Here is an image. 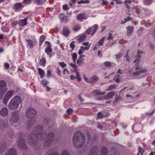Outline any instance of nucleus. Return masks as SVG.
I'll return each instance as SVG.
<instances>
[{
	"mask_svg": "<svg viewBox=\"0 0 155 155\" xmlns=\"http://www.w3.org/2000/svg\"><path fill=\"white\" fill-rule=\"evenodd\" d=\"M21 102V99L18 96L14 97L10 101L8 107L11 110H15L18 108L19 106V104Z\"/></svg>",
	"mask_w": 155,
	"mask_h": 155,
	"instance_id": "obj_1",
	"label": "nucleus"
},
{
	"mask_svg": "<svg viewBox=\"0 0 155 155\" xmlns=\"http://www.w3.org/2000/svg\"><path fill=\"white\" fill-rule=\"evenodd\" d=\"M85 136H73L74 144L77 147H80L83 145L85 140Z\"/></svg>",
	"mask_w": 155,
	"mask_h": 155,
	"instance_id": "obj_2",
	"label": "nucleus"
},
{
	"mask_svg": "<svg viewBox=\"0 0 155 155\" xmlns=\"http://www.w3.org/2000/svg\"><path fill=\"white\" fill-rule=\"evenodd\" d=\"M5 82L3 81H0V99L2 98L4 93L7 91Z\"/></svg>",
	"mask_w": 155,
	"mask_h": 155,
	"instance_id": "obj_3",
	"label": "nucleus"
},
{
	"mask_svg": "<svg viewBox=\"0 0 155 155\" xmlns=\"http://www.w3.org/2000/svg\"><path fill=\"white\" fill-rule=\"evenodd\" d=\"M12 117L10 120V122L11 124L18 122V114L17 111H14L11 113Z\"/></svg>",
	"mask_w": 155,
	"mask_h": 155,
	"instance_id": "obj_4",
	"label": "nucleus"
},
{
	"mask_svg": "<svg viewBox=\"0 0 155 155\" xmlns=\"http://www.w3.org/2000/svg\"><path fill=\"white\" fill-rule=\"evenodd\" d=\"M15 94V91L13 90L8 91L5 94L3 100L4 104H7L9 99Z\"/></svg>",
	"mask_w": 155,
	"mask_h": 155,
	"instance_id": "obj_5",
	"label": "nucleus"
},
{
	"mask_svg": "<svg viewBox=\"0 0 155 155\" xmlns=\"http://www.w3.org/2000/svg\"><path fill=\"white\" fill-rule=\"evenodd\" d=\"M84 80L87 82L89 83L93 84L96 82L98 80V78L96 75H93L90 79H88L85 76L84 77Z\"/></svg>",
	"mask_w": 155,
	"mask_h": 155,
	"instance_id": "obj_6",
	"label": "nucleus"
},
{
	"mask_svg": "<svg viewBox=\"0 0 155 155\" xmlns=\"http://www.w3.org/2000/svg\"><path fill=\"white\" fill-rule=\"evenodd\" d=\"M36 112L33 109L30 108L27 110L26 113V115L29 118L35 117L36 115Z\"/></svg>",
	"mask_w": 155,
	"mask_h": 155,
	"instance_id": "obj_7",
	"label": "nucleus"
},
{
	"mask_svg": "<svg viewBox=\"0 0 155 155\" xmlns=\"http://www.w3.org/2000/svg\"><path fill=\"white\" fill-rule=\"evenodd\" d=\"M136 71L134 72L133 73V75L134 76H137L141 74L142 73L146 72L147 70L145 69H143L140 67H137L135 68Z\"/></svg>",
	"mask_w": 155,
	"mask_h": 155,
	"instance_id": "obj_8",
	"label": "nucleus"
},
{
	"mask_svg": "<svg viewBox=\"0 0 155 155\" xmlns=\"http://www.w3.org/2000/svg\"><path fill=\"white\" fill-rule=\"evenodd\" d=\"M97 26L96 25H94L91 28L87 29L86 31V33L88 35H93L96 31Z\"/></svg>",
	"mask_w": 155,
	"mask_h": 155,
	"instance_id": "obj_9",
	"label": "nucleus"
},
{
	"mask_svg": "<svg viewBox=\"0 0 155 155\" xmlns=\"http://www.w3.org/2000/svg\"><path fill=\"white\" fill-rule=\"evenodd\" d=\"M142 128V125L140 124H134L132 127V130L136 133L140 132Z\"/></svg>",
	"mask_w": 155,
	"mask_h": 155,
	"instance_id": "obj_10",
	"label": "nucleus"
},
{
	"mask_svg": "<svg viewBox=\"0 0 155 155\" xmlns=\"http://www.w3.org/2000/svg\"><path fill=\"white\" fill-rule=\"evenodd\" d=\"M33 137L34 136H30L28 140V143L31 146H33L35 145L38 140L36 137L33 138L32 137Z\"/></svg>",
	"mask_w": 155,
	"mask_h": 155,
	"instance_id": "obj_11",
	"label": "nucleus"
},
{
	"mask_svg": "<svg viewBox=\"0 0 155 155\" xmlns=\"http://www.w3.org/2000/svg\"><path fill=\"white\" fill-rule=\"evenodd\" d=\"M87 15L85 13L78 14L77 17V19L80 21H82L88 18Z\"/></svg>",
	"mask_w": 155,
	"mask_h": 155,
	"instance_id": "obj_12",
	"label": "nucleus"
},
{
	"mask_svg": "<svg viewBox=\"0 0 155 155\" xmlns=\"http://www.w3.org/2000/svg\"><path fill=\"white\" fill-rule=\"evenodd\" d=\"M25 6V4L24 3H17L15 4L14 8L16 11L18 12L21 10Z\"/></svg>",
	"mask_w": 155,
	"mask_h": 155,
	"instance_id": "obj_13",
	"label": "nucleus"
},
{
	"mask_svg": "<svg viewBox=\"0 0 155 155\" xmlns=\"http://www.w3.org/2000/svg\"><path fill=\"white\" fill-rule=\"evenodd\" d=\"M26 41L27 42V47H28L31 49L33 48L35 44V41H32L30 39H26Z\"/></svg>",
	"mask_w": 155,
	"mask_h": 155,
	"instance_id": "obj_14",
	"label": "nucleus"
},
{
	"mask_svg": "<svg viewBox=\"0 0 155 155\" xmlns=\"http://www.w3.org/2000/svg\"><path fill=\"white\" fill-rule=\"evenodd\" d=\"M98 149L96 146H94L91 149L89 155H98Z\"/></svg>",
	"mask_w": 155,
	"mask_h": 155,
	"instance_id": "obj_15",
	"label": "nucleus"
},
{
	"mask_svg": "<svg viewBox=\"0 0 155 155\" xmlns=\"http://www.w3.org/2000/svg\"><path fill=\"white\" fill-rule=\"evenodd\" d=\"M52 51V49L51 48V45L49 44L45 48V52L48 55H49L50 57H51L52 55L51 54H50L49 53L51 52Z\"/></svg>",
	"mask_w": 155,
	"mask_h": 155,
	"instance_id": "obj_16",
	"label": "nucleus"
},
{
	"mask_svg": "<svg viewBox=\"0 0 155 155\" xmlns=\"http://www.w3.org/2000/svg\"><path fill=\"white\" fill-rule=\"evenodd\" d=\"M127 29V34L128 36H130L133 32L134 28L132 26H130L126 27Z\"/></svg>",
	"mask_w": 155,
	"mask_h": 155,
	"instance_id": "obj_17",
	"label": "nucleus"
},
{
	"mask_svg": "<svg viewBox=\"0 0 155 155\" xmlns=\"http://www.w3.org/2000/svg\"><path fill=\"white\" fill-rule=\"evenodd\" d=\"M18 25L21 26H24L27 25V18H26L24 19L21 20L19 21Z\"/></svg>",
	"mask_w": 155,
	"mask_h": 155,
	"instance_id": "obj_18",
	"label": "nucleus"
},
{
	"mask_svg": "<svg viewBox=\"0 0 155 155\" xmlns=\"http://www.w3.org/2000/svg\"><path fill=\"white\" fill-rule=\"evenodd\" d=\"M60 15L61 17V20L62 22L64 23H67L68 21V17L63 14H61Z\"/></svg>",
	"mask_w": 155,
	"mask_h": 155,
	"instance_id": "obj_19",
	"label": "nucleus"
},
{
	"mask_svg": "<svg viewBox=\"0 0 155 155\" xmlns=\"http://www.w3.org/2000/svg\"><path fill=\"white\" fill-rule=\"evenodd\" d=\"M105 92H101L98 90H96L92 92V95L93 96H96L104 94H105Z\"/></svg>",
	"mask_w": 155,
	"mask_h": 155,
	"instance_id": "obj_20",
	"label": "nucleus"
},
{
	"mask_svg": "<svg viewBox=\"0 0 155 155\" xmlns=\"http://www.w3.org/2000/svg\"><path fill=\"white\" fill-rule=\"evenodd\" d=\"M84 59L82 58H79L77 61V63L78 65L81 66L84 64Z\"/></svg>",
	"mask_w": 155,
	"mask_h": 155,
	"instance_id": "obj_21",
	"label": "nucleus"
},
{
	"mask_svg": "<svg viewBox=\"0 0 155 155\" xmlns=\"http://www.w3.org/2000/svg\"><path fill=\"white\" fill-rule=\"evenodd\" d=\"M8 153L6 154V155H16V151L13 148H11L8 151Z\"/></svg>",
	"mask_w": 155,
	"mask_h": 155,
	"instance_id": "obj_22",
	"label": "nucleus"
},
{
	"mask_svg": "<svg viewBox=\"0 0 155 155\" xmlns=\"http://www.w3.org/2000/svg\"><path fill=\"white\" fill-rule=\"evenodd\" d=\"M70 33V31L68 28L66 27L63 28L62 31V33L63 35L67 36Z\"/></svg>",
	"mask_w": 155,
	"mask_h": 155,
	"instance_id": "obj_23",
	"label": "nucleus"
},
{
	"mask_svg": "<svg viewBox=\"0 0 155 155\" xmlns=\"http://www.w3.org/2000/svg\"><path fill=\"white\" fill-rule=\"evenodd\" d=\"M114 95V93L113 92H109L107 95L105 96L104 99L108 100L112 98Z\"/></svg>",
	"mask_w": 155,
	"mask_h": 155,
	"instance_id": "obj_24",
	"label": "nucleus"
},
{
	"mask_svg": "<svg viewBox=\"0 0 155 155\" xmlns=\"http://www.w3.org/2000/svg\"><path fill=\"white\" fill-rule=\"evenodd\" d=\"M8 113V111L7 108L6 107H4L2 108L0 112V114L2 115H7Z\"/></svg>",
	"mask_w": 155,
	"mask_h": 155,
	"instance_id": "obj_25",
	"label": "nucleus"
},
{
	"mask_svg": "<svg viewBox=\"0 0 155 155\" xmlns=\"http://www.w3.org/2000/svg\"><path fill=\"white\" fill-rule=\"evenodd\" d=\"M38 71L40 77L41 78H43L45 75V73L43 70L40 68H38Z\"/></svg>",
	"mask_w": 155,
	"mask_h": 155,
	"instance_id": "obj_26",
	"label": "nucleus"
},
{
	"mask_svg": "<svg viewBox=\"0 0 155 155\" xmlns=\"http://www.w3.org/2000/svg\"><path fill=\"white\" fill-rule=\"evenodd\" d=\"M101 155H107L108 152L107 149L105 147H102L101 150Z\"/></svg>",
	"mask_w": 155,
	"mask_h": 155,
	"instance_id": "obj_27",
	"label": "nucleus"
},
{
	"mask_svg": "<svg viewBox=\"0 0 155 155\" xmlns=\"http://www.w3.org/2000/svg\"><path fill=\"white\" fill-rule=\"evenodd\" d=\"M50 137L46 139L45 141V145L46 147L49 146L51 142V139L52 138L53 136H50Z\"/></svg>",
	"mask_w": 155,
	"mask_h": 155,
	"instance_id": "obj_28",
	"label": "nucleus"
},
{
	"mask_svg": "<svg viewBox=\"0 0 155 155\" xmlns=\"http://www.w3.org/2000/svg\"><path fill=\"white\" fill-rule=\"evenodd\" d=\"M73 62L74 63H76V61L78 55L75 53H72L71 54Z\"/></svg>",
	"mask_w": 155,
	"mask_h": 155,
	"instance_id": "obj_29",
	"label": "nucleus"
},
{
	"mask_svg": "<svg viewBox=\"0 0 155 155\" xmlns=\"http://www.w3.org/2000/svg\"><path fill=\"white\" fill-rule=\"evenodd\" d=\"M85 48L83 46H81L80 47V49L78 51V54L79 55H80L84 52L85 50Z\"/></svg>",
	"mask_w": 155,
	"mask_h": 155,
	"instance_id": "obj_30",
	"label": "nucleus"
},
{
	"mask_svg": "<svg viewBox=\"0 0 155 155\" xmlns=\"http://www.w3.org/2000/svg\"><path fill=\"white\" fill-rule=\"evenodd\" d=\"M105 37H104L101 38L97 42V44L99 46H102L105 40Z\"/></svg>",
	"mask_w": 155,
	"mask_h": 155,
	"instance_id": "obj_31",
	"label": "nucleus"
},
{
	"mask_svg": "<svg viewBox=\"0 0 155 155\" xmlns=\"http://www.w3.org/2000/svg\"><path fill=\"white\" fill-rule=\"evenodd\" d=\"M82 45L85 46V47L84 48H85L86 50H88L89 49L91 45V43L89 44V42H85L83 43Z\"/></svg>",
	"mask_w": 155,
	"mask_h": 155,
	"instance_id": "obj_32",
	"label": "nucleus"
},
{
	"mask_svg": "<svg viewBox=\"0 0 155 155\" xmlns=\"http://www.w3.org/2000/svg\"><path fill=\"white\" fill-rule=\"evenodd\" d=\"M144 4L146 5H149L153 2V0H143Z\"/></svg>",
	"mask_w": 155,
	"mask_h": 155,
	"instance_id": "obj_33",
	"label": "nucleus"
},
{
	"mask_svg": "<svg viewBox=\"0 0 155 155\" xmlns=\"http://www.w3.org/2000/svg\"><path fill=\"white\" fill-rule=\"evenodd\" d=\"M117 87V85L115 84H113L109 86L106 90L107 91H109L115 89Z\"/></svg>",
	"mask_w": 155,
	"mask_h": 155,
	"instance_id": "obj_34",
	"label": "nucleus"
},
{
	"mask_svg": "<svg viewBox=\"0 0 155 155\" xmlns=\"http://www.w3.org/2000/svg\"><path fill=\"white\" fill-rule=\"evenodd\" d=\"M90 2L89 0H81L80 1H77V3L78 4H87L89 3Z\"/></svg>",
	"mask_w": 155,
	"mask_h": 155,
	"instance_id": "obj_35",
	"label": "nucleus"
},
{
	"mask_svg": "<svg viewBox=\"0 0 155 155\" xmlns=\"http://www.w3.org/2000/svg\"><path fill=\"white\" fill-rule=\"evenodd\" d=\"M46 0H35V3L37 4L42 5L46 1Z\"/></svg>",
	"mask_w": 155,
	"mask_h": 155,
	"instance_id": "obj_36",
	"label": "nucleus"
},
{
	"mask_svg": "<svg viewBox=\"0 0 155 155\" xmlns=\"http://www.w3.org/2000/svg\"><path fill=\"white\" fill-rule=\"evenodd\" d=\"M86 36L84 34L80 35L78 37V39L81 41H83L86 38Z\"/></svg>",
	"mask_w": 155,
	"mask_h": 155,
	"instance_id": "obj_37",
	"label": "nucleus"
},
{
	"mask_svg": "<svg viewBox=\"0 0 155 155\" xmlns=\"http://www.w3.org/2000/svg\"><path fill=\"white\" fill-rule=\"evenodd\" d=\"M106 116H107L106 115L103 114L101 112H99L97 114V117L98 119H102Z\"/></svg>",
	"mask_w": 155,
	"mask_h": 155,
	"instance_id": "obj_38",
	"label": "nucleus"
},
{
	"mask_svg": "<svg viewBox=\"0 0 155 155\" xmlns=\"http://www.w3.org/2000/svg\"><path fill=\"white\" fill-rule=\"evenodd\" d=\"M45 60L44 58H41L40 61V64L43 66H45Z\"/></svg>",
	"mask_w": 155,
	"mask_h": 155,
	"instance_id": "obj_39",
	"label": "nucleus"
},
{
	"mask_svg": "<svg viewBox=\"0 0 155 155\" xmlns=\"http://www.w3.org/2000/svg\"><path fill=\"white\" fill-rule=\"evenodd\" d=\"M115 99V101L113 102L114 104H116L118 102L123 100V99L120 97L117 98L116 97Z\"/></svg>",
	"mask_w": 155,
	"mask_h": 155,
	"instance_id": "obj_40",
	"label": "nucleus"
},
{
	"mask_svg": "<svg viewBox=\"0 0 155 155\" xmlns=\"http://www.w3.org/2000/svg\"><path fill=\"white\" fill-rule=\"evenodd\" d=\"M81 27L79 25H76L75 26H74L73 28V30L74 31L76 32L78 31H79V30L81 29Z\"/></svg>",
	"mask_w": 155,
	"mask_h": 155,
	"instance_id": "obj_41",
	"label": "nucleus"
},
{
	"mask_svg": "<svg viewBox=\"0 0 155 155\" xmlns=\"http://www.w3.org/2000/svg\"><path fill=\"white\" fill-rule=\"evenodd\" d=\"M138 153L137 154V155H140V153H141V155H143V153L144 150H143L141 147H138Z\"/></svg>",
	"mask_w": 155,
	"mask_h": 155,
	"instance_id": "obj_42",
	"label": "nucleus"
},
{
	"mask_svg": "<svg viewBox=\"0 0 155 155\" xmlns=\"http://www.w3.org/2000/svg\"><path fill=\"white\" fill-rule=\"evenodd\" d=\"M48 83V82L46 80H43L41 81V84L42 85L43 87L46 86Z\"/></svg>",
	"mask_w": 155,
	"mask_h": 155,
	"instance_id": "obj_43",
	"label": "nucleus"
},
{
	"mask_svg": "<svg viewBox=\"0 0 155 155\" xmlns=\"http://www.w3.org/2000/svg\"><path fill=\"white\" fill-rule=\"evenodd\" d=\"M114 80L116 82H119L120 81V78L119 75H117L116 76L113 78Z\"/></svg>",
	"mask_w": 155,
	"mask_h": 155,
	"instance_id": "obj_44",
	"label": "nucleus"
},
{
	"mask_svg": "<svg viewBox=\"0 0 155 155\" xmlns=\"http://www.w3.org/2000/svg\"><path fill=\"white\" fill-rule=\"evenodd\" d=\"M63 73L64 75H67V74L69 75L70 72L68 69L64 68L63 70Z\"/></svg>",
	"mask_w": 155,
	"mask_h": 155,
	"instance_id": "obj_45",
	"label": "nucleus"
},
{
	"mask_svg": "<svg viewBox=\"0 0 155 155\" xmlns=\"http://www.w3.org/2000/svg\"><path fill=\"white\" fill-rule=\"evenodd\" d=\"M74 43V41H72L70 44V47L72 49V50H73L74 49L75 45Z\"/></svg>",
	"mask_w": 155,
	"mask_h": 155,
	"instance_id": "obj_46",
	"label": "nucleus"
},
{
	"mask_svg": "<svg viewBox=\"0 0 155 155\" xmlns=\"http://www.w3.org/2000/svg\"><path fill=\"white\" fill-rule=\"evenodd\" d=\"M73 72H75L76 74V78H78L79 77L80 75L79 74V72L78 69H77L75 70H74Z\"/></svg>",
	"mask_w": 155,
	"mask_h": 155,
	"instance_id": "obj_47",
	"label": "nucleus"
},
{
	"mask_svg": "<svg viewBox=\"0 0 155 155\" xmlns=\"http://www.w3.org/2000/svg\"><path fill=\"white\" fill-rule=\"evenodd\" d=\"M43 128V127L41 125H40L36 127V130H37V131H39L41 130H42Z\"/></svg>",
	"mask_w": 155,
	"mask_h": 155,
	"instance_id": "obj_48",
	"label": "nucleus"
},
{
	"mask_svg": "<svg viewBox=\"0 0 155 155\" xmlns=\"http://www.w3.org/2000/svg\"><path fill=\"white\" fill-rule=\"evenodd\" d=\"M104 64L106 67H110L111 63L110 62L107 61L104 63Z\"/></svg>",
	"mask_w": 155,
	"mask_h": 155,
	"instance_id": "obj_49",
	"label": "nucleus"
},
{
	"mask_svg": "<svg viewBox=\"0 0 155 155\" xmlns=\"http://www.w3.org/2000/svg\"><path fill=\"white\" fill-rule=\"evenodd\" d=\"M61 155H70V154L67 150H64L62 151Z\"/></svg>",
	"mask_w": 155,
	"mask_h": 155,
	"instance_id": "obj_50",
	"label": "nucleus"
},
{
	"mask_svg": "<svg viewBox=\"0 0 155 155\" xmlns=\"http://www.w3.org/2000/svg\"><path fill=\"white\" fill-rule=\"evenodd\" d=\"M59 65L63 68L67 66L66 64L63 62H60L59 63Z\"/></svg>",
	"mask_w": 155,
	"mask_h": 155,
	"instance_id": "obj_51",
	"label": "nucleus"
},
{
	"mask_svg": "<svg viewBox=\"0 0 155 155\" xmlns=\"http://www.w3.org/2000/svg\"><path fill=\"white\" fill-rule=\"evenodd\" d=\"M69 64L74 68V70L77 69V65H76L75 63H74V64L70 63Z\"/></svg>",
	"mask_w": 155,
	"mask_h": 155,
	"instance_id": "obj_52",
	"label": "nucleus"
},
{
	"mask_svg": "<svg viewBox=\"0 0 155 155\" xmlns=\"http://www.w3.org/2000/svg\"><path fill=\"white\" fill-rule=\"evenodd\" d=\"M132 2L130 0H125L124 1V3L127 8H129V7L127 5V4H130Z\"/></svg>",
	"mask_w": 155,
	"mask_h": 155,
	"instance_id": "obj_53",
	"label": "nucleus"
},
{
	"mask_svg": "<svg viewBox=\"0 0 155 155\" xmlns=\"http://www.w3.org/2000/svg\"><path fill=\"white\" fill-rule=\"evenodd\" d=\"M122 56V54L119 53L116 55V59L117 60L118 59L120 58Z\"/></svg>",
	"mask_w": 155,
	"mask_h": 155,
	"instance_id": "obj_54",
	"label": "nucleus"
},
{
	"mask_svg": "<svg viewBox=\"0 0 155 155\" xmlns=\"http://www.w3.org/2000/svg\"><path fill=\"white\" fill-rule=\"evenodd\" d=\"M131 19V18L130 17H127V18H124V21H125L124 22H123V23H121V24H123L124 23H126V22L130 20Z\"/></svg>",
	"mask_w": 155,
	"mask_h": 155,
	"instance_id": "obj_55",
	"label": "nucleus"
},
{
	"mask_svg": "<svg viewBox=\"0 0 155 155\" xmlns=\"http://www.w3.org/2000/svg\"><path fill=\"white\" fill-rule=\"evenodd\" d=\"M62 7L63 9L64 10H68L69 9L68 5H63Z\"/></svg>",
	"mask_w": 155,
	"mask_h": 155,
	"instance_id": "obj_56",
	"label": "nucleus"
},
{
	"mask_svg": "<svg viewBox=\"0 0 155 155\" xmlns=\"http://www.w3.org/2000/svg\"><path fill=\"white\" fill-rule=\"evenodd\" d=\"M56 73L59 76H61V71L58 68L57 69Z\"/></svg>",
	"mask_w": 155,
	"mask_h": 155,
	"instance_id": "obj_57",
	"label": "nucleus"
},
{
	"mask_svg": "<svg viewBox=\"0 0 155 155\" xmlns=\"http://www.w3.org/2000/svg\"><path fill=\"white\" fill-rule=\"evenodd\" d=\"M74 136H83V135L82 134L81 132L78 131L76 132L74 134Z\"/></svg>",
	"mask_w": 155,
	"mask_h": 155,
	"instance_id": "obj_58",
	"label": "nucleus"
},
{
	"mask_svg": "<svg viewBox=\"0 0 155 155\" xmlns=\"http://www.w3.org/2000/svg\"><path fill=\"white\" fill-rule=\"evenodd\" d=\"M113 38V37L112 36V34L110 33H109L108 36L107 38V40L111 39Z\"/></svg>",
	"mask_w": 155,
	"mask_h": 155,
	"instance_id": "obj_59",
	"label": "nucleus"
},
{
	"mask_svg": "<svg viewBox=\"0 0 155 155\" xmlns=\"http://www.w3.org/2000/svg\"><path fill=\"white\" fill-rule=\"evenodd\" d=\"M51 76V71L50 70H48L47 71V76L48 77H50Z\"/></svg>",
	"mask_w": 155,
	"mask_h": 155,
	"instance_id": "obj_60",
	"label": "nucleus"
},
{
	"mask_svg": "<svg viewBox=\"0 0 155 155\" xmlns=\"http://www.w3.org/2000/svg\"><path fill=\"white\" fill-rule=\"evenodd\" d=\"M24 2L27 4H29L31 3V0H24Z\"/></svg>",
	"mask_w": 155,
	"mask_h": 155,
	"instance_id": "obj_61",
	"label": "nucleus"
},
{
	"mask_svg": "<svg viewBox=\"0 0 155 155\" xmlns=\"http://www.w3.org/2000/svg\"><path fill=\"white\" fill-rule=\"evenodd\" d=\"M134 9L135 10L136 12V13L138 14H140V9H139L138 8L136 7L134 8Z\"/></svg>",
	"mask_w": 155,
	"mask_h": 155,
	"instance_id": "obj_62",
	"label": "nucleus"
},
{
	"mask_svg": "<svg viewBox=\"0 0 155 155\" xmlns=\"http://www.w3.org/2000/svg\"><path fill=\"white\" fill-rule=\"evenodd\" d=\"M45 38V37L44 35L41 36L40 38V41H43Z\"/></svg>",
	"mask_w": 155,
	"mask_h": 155,
	"instance_id": "obj_63",
	"label": "nucleus"
},
{
	"mask_svg": "<svg viewBox=\"0 0 155 155\" xmlns=\"http://www.w3.org/2000/svg\"><path fill=\"white\" fill-rule=\"evenodd\" d=\"M140 60L139 59H136L135 61H134V63H136L138 65L140 64Z\"/></svg>",
	"mask_w": 155,
	"mask_h": 155,
	"instance_id": "obj_64",
	"label": "nucleus"
}]
</instances>
